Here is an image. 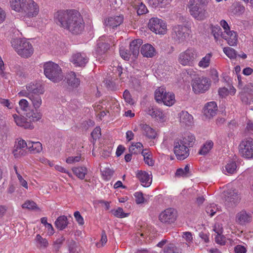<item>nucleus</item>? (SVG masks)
Returning <instances> with one entry per match:
<instances>
[{
    "label": "nucleus",
    "instance_id": "nucleus-2",
    "mask_svg": "<svg viewBox=\"0 0 253 253\" xmlns=\"http://www.w3.org/2000/svg\"><path fill=\"white\" fill-rule=\"evenodd\" d=\"M10 3L11 9L24 18L35 17L39 12V6L34 0H10Z\"/></svg>",
    "mask_w": 253,
    "mask_h": 253
},
{
    "label": "nucleus",
    "instance_id": "nucleus-15",
    "mask_svg": "<svg viewBox=\"0 0 253 253\" xmlns=\"http://www.w3.org/2000/svg\"><path fill=\"white\" fill-rule=\"evenodd\" d=\"M28 147V143H27L23 139H20L15 144L12 153L15 158H20L26 155Z\"/></svg>",
    "mask_w": 253,
    "mask_h": 253
},
{
    "label": "nucleus",
    "instance_id": "nucleus-44",
    "mask_svg": "<svg viewBox=\"0 0 253 253\" xmlns=\"http://www.w3.org/2000/svg\"><path fill=\"white\" fill-rule=\"evenodd\" d=\"M213 143L211 140H208L203 144L198 153L200 155H205L208 154L212 148Z\"/></svg>",
    "mask_w": 253,
    "mask_h": 253
},
{
    "label": "nucleus",
    "instance_id": "nucleus-22",
    "mask_svg": "<svg viewBox=\"0 0 253 253\" xmlns=\"http://www.w3.org/2000/svg\"><path fill=\"white\" fill-rule=\"evenodd\" d=\"M136 177L143 187H148L152 183V178L150 177V175L145 171H139L136 174Z\"/></svg>",
    "mask_w": 253,
    "mask_h": 253
},
{
    "label": "nucleus",
    "instance_id": "nucleus-8",
    "mask_svg": "<svg viewBox=\"0 0 253 253\" xmlns=\"http://www.w3.org/2000/svg\"><path fill=\"white\" fill-rule=\"evenodd\" d=\"M211 81L206 77H196L192 81L193 91L196 93H203L207 91L211 86Z\"/></svg>",
    "mask_w": 253,
    "mask_h": 253
},
{
    "label": "nucleus",
    "instance_id": "nucleus-29",
    "mask_svg": "<svg viewBox=\"0 0 253 253\" xmlns=\"http://www.w3.org/2000/svg\"><path fill=\"white\" fill-rule=\"evenodd\" d=\"M12 116L17 126L25 128L33 129L34 128L33 125L31 122L26 121L25 118L19 116L16 114H13Z\"/></svg>",
    "mask_w": 253,
    "mask_h": 253
},
{
    "label": "nucleus",
    "instance_id": "nucleus-27",
    "mask_svg": "<svg viewBox=\"0 0 253 253\" xmlns=\"http://www.w3.org/2000/svg\"><path fill=\"white\" fill-rule=\"evenodd\" d=\"M141 127L143 134L147 138L154 139L156 138L157 133L155 129L146 124L141 125Z\"/></svg>",
    "mask_w": 253,
    "mask_h": 253
},
{
    "label": "nucleus",
    "instance_id": "nucleus-23",
    "mask_svg": "<svg viewBox=\"0 0 253 253\" xmlns=\"http://www.w3.org/2000/svg\"><path fill=\"white\" fill-rule=\"evenodd\" d=\"M222 38L225 40L230 46H235L238 42V35L234 31L230 30L222 35Z\"/></svg>",
    "mask_w": 253,
    "mask_h": 253
},
{
    "label": "nucleus",
    "instance_id": "nucleus-9",
    "mask_svg": "<svg viewBox=\"0 0 253 253\" xmlns=\"http://www.w3.org/2000/svg\"><path fill=\"white\" fill-rule=\"evenodd\" d=\"M173 151L177 159L183 160L189 155V150L180 139H175L173 144Z\"/></svg>",
    "mask_w": 253,
    "mask_h": 253
},
{
    "label": "nucleus",
    "instance_id": "nucleus-58",
    "mask_svg": "<svg viewBox=\"0 0 253 253\" xmlns=\"http://www.w3.org/2000/svg\"><path fill=\"white\" fill-rule=\"evenodd\" d=\"M74 215L76 220L80 225H83L84 224V218L79 211H75Z\"/></svg>",
    "mask_w": 253,
    "mask_h": 253
},
{
    "label": "nucleus",
    "instance_id": "nucleus-45",
    "mask_svg": "<svg viewBox=\"0 0 253 253\" xmlns=\"http://www.w3.org/2000/svg\"><path fill=\"white\" fill-rule=\"evenodd\" d=\"M160 253H179L177 247L172 243L166 245Z\"/></svg>",
    "mask_w": 253,
    "mask_h": 253
},
{
    "label": "nucleus",
    "instance_id": "nucleus-26",
    "mask_svg": "<svg viewBox=\"0 0 253 253\" xmlns=\"http://www.w3.org/2000/svg\"><path fill=\"white\" fill-rule=\"evenodd\" d=\"M140 52L144 57L147 58L153 57L156 53L155 48L149 43L143 45L141 48Z\"/></svg>",
    "mask_w": 253,
    "mask_h": 253
},
{
    "label": "nucleus",
    "instance_id": "nucleus-1",
    "mask_svg": "<svg viewBox=\"0 0 253 253\" xmlns=\"http://www.w3.org/2000/svg\"><path fill=\"white\" fill-rule=\"evenodd\" d=\"M54 21L61 28L74 35H79L84 29V22L76 10H59L54 14Z\"/></svg>",
    "mask_w": 253,
    "mask_h": 253
},
{
    "label": "nucleus",
    "instance_id": "nucleus-10",
    "mask_svg": "<svg viewBox=\"0 0 253 253\" xmlns=\"http://www.w3.org/2000/svg\"><path fill=\"white\" fill-rule=\"evenodd\" d=\"M149 28L156 34L164 35L167 31V26L165 22L157 17H153L149 20Z\"/></svg>",
    "mask_w": 253,
    "mask_h": 253
},
{
    "label": "nucleus",
    "instance_id": "nucleus-59",
    "mask_svg": "<svg viewBox=\"0 0 253 253\" xmlns=\"http://www.w3.org/2000/svg\"><path fill=\"white\" fill-rule=\"evenodd\" d=\"M107 235L105 231H102L101 233V238L100 240L101 243H97L96 246L98 248H100L101 247L103 246L107 243Z\"/></svg>",
    "mask_w": 253,
    "mask_h": 253
},
{
    "label": "nucleus",
    "instance_id": "nucleus-24",
    "mask_svg": "<svg viewBox=\"0 0 253 253\" xmlns=\"http://www.w3.org/2000/svg\"><path fill=\"white\" fill-rule=\"evenodd\" d=\"M68 84L73 88H77L80 84V80L74 72H70L66 77Z\"/></svg>",
    "mask_w": 253,
    "mask_h": 253
},
{
    "label": "nucleus",
    "instance_id": "nucleus-50",
    "mask_svg": "<svg viewBox=\"0 0 253 253\" xmlns=\"http://www.w3.org/2000/svg\"><path fill=\"white\" fill-rule=\"evenodd\" d=\"M19 105L20 109L24 112H27L30 111V106L28 101L25 99H22L19 101Z\"/></svg>",
    "mask_w": 253,
    "mask_h": 253
},
{
    "label": "nucleus",
    "instance_id": "nucleus-64",
    "mask_svg": "<svg viewBox=\"0 0 253 253\" xmlns=\"http://www.w3.org/2000/svg\"><path fill=\"white\" fill-rule=\"evenodd\" d=\"M234 252L235 253H246L247 249L244 246L238 245L235 247Z\"/></svg>",
    "mask_w": 253,
    "mask_h": 253
},
{
    "label": "nucleus",
    "instance_id": "nucleus-48",
    "mask_svg": "<svg viewBox=\"0 0 253 253\" xmlns=\"http://www.w3.org/2000/svg\"><path fill=\"white\" fill-rule=\"evenodd\" d=\"M189 172V166L187 165L184 168H179L176 170L175 175L178 176H187Z\"/></svg>",
    "mask_w": 253,
    "mask_h": 253
},
{
    "label": "nucleus",
    "instance_id": "nucleus-28",
    "mask_svg": "<svg viewBox=\"0 0 253 253\" xmlns=\"http://www.w3.org/2000/svg\"><path fill=\"white\" fill-rule=\"evenodd\" d=\"M124 16L122 15L112 16L108 18V20L105 21V24L107 26L114 28L122 24Z\"/></svg>",
    "mask_w": 253,
    "mask_h": 253
},
{
    "label": "nucleus",
    "instance_id": "nucleus-62",
    "mask_svg": "<svg viewBox=\"0 0 253 253\" xmlns=\"http://www.w3.org/2000/svg\"><path fill=\"white\" fill-rule=\"evenodd\" d=\"M239 96L243 103L245 104H248L249 103V98L247 92L245 91L241 92L239 93Z\"/></svg>",
    "mask_w": 253,
    "mask_h": 253
},
{
    "label": "nucleus",
    "instance_id": "nucleus-49",
    "mask_svg": "<svg viewBox=\"0 0 253 253\" xmlns=\"http://www.w3.org/2000/svg\"><path fill=\"white\" fill-rule=\"evenodd\" d=\"M102 175L103 179L105 180H109L112 176L114 171L109 168H105L103 170H101Z\"/></svg>",
    "mask_w": 253,
    "mask_h": 253
},
{
    "label": "nucleus",
    "instance_id": "nucleus-20",
    "mask_svg": "<svg viewBox=\"0 0 253 253\" xmlns=\"http://www.w3.org/2000/svg\"><path fill=\"white\" fill-rule=\"evenodd\" d=\"M130 4L136 11L138 15L146 14L148 12L147 7L140 0H131Z\"/></svg>",
    "mask_w": 253,
    "mask_h": 253
},
{
    "label": "nucleus",
    "instance_id": "nucleus-3",
    "mask_svg": "<svg viewBox=\"0 0 253 253\" xmlns=\"http://www.w3.org/2000/svg\"><path fill=\"white\" fill-rule=\"evenodd\" d=\"M198 57L197 50L194 47H189L178 54L177 61L183 66L193 67Z\"/></svg>",
    "mask_w": 253,
    "mask_h": 253
},
{
    "label": "nucleus",
    "instance_id": "nucleus-38",
    "mask_svg": "<svg viewBox=\"0 0 253 253\" xmlns=\"http://www.w3.org/2000/svg\"><path fill=\"white\" fill-rule=\"evenodd\" d=\"M212 56L211 53H208L203 57L198 63V66L203 69L207 68L209 67L211 63V58Z\"/></svg>",
    "mask_w": 253,
    "mask_h": 253
},
{
    "label": "nucleus",
    "instance_id": "nucleus-11",
    "mask_svg": "<svg viewBox=\"0 0 253 253\" xmlns=\"http://www.w3.org/2000/svg\"><path fill=\"white\" fill-rule=\"evenodd\" d=\"M239 152L246 158H253V139L249 138L242 140L239 146Z\"/></svg>",
    "mask_w": 253,
    "mask_h": 253
},
{
    "label": "nucleus",
    "instance_id": "nucleus-51",
    "mask_svg": "<svg viewBox=\"0 0 253 253\" xmlns=\"http://www.w3.org/2000/svg\"><path fill=\"white\" fill-rule=\"evenodd\" d=\"M133 195L135 199V203L139 205L144 203L145 199L142 192H136L134 193Z\"/></svg>",
    "mask_w": 253,
    "mask_h": 253
},
{
    "label": "nucleus",
    "instance_id": "nucleus-41",
    "mask_svg": "<svg viewBox=\"0 0 253 253\" xmlns=\"http://www.w3.org/2000/svg\"><path fill=\"white\" fill-rule=\"evenodd\" d=\"M142 155L145 163L150 166H153L154 165V161L152 159V153L148 149H144L142 151Z\"/></svg>",
    "mask_w": 253,
    "mask_h": 253
},
{
    "label": "nucleus",
    "instance_id": "nucleus-12",
    "mask_svg": "<svg viewBox=\"0 0 253 253\" xmlns=\"http://www.w3.org/2000/svg\"><path fill=\"white\" fill-rule=\"evenodd\" d=\"M176 211L173 208H169L159 214V219L162 223L170 224L176 220Z\"/></svg>",
    "mask_w": 253,
    "mask_h": 253
},
{
    "label": "nucleus",
    "instance_id": "nucleus-61",
    "mask_svg": "<svg viewBox=\"0 0 253 253\" xmlns=\"http://www.w3.org/2000/svg\"><path fill=\"white\" fill-rule=\"evenodd\" d=\"M81 159V156H77L75 157H69L66 159V162L67 163L72 164L76 162H79Z\"/></svg>",
    "mask_w": 253,
    "mask_h": 253
},
{
    "label": "nucleus",
    "instance_id": "nucleus-52",
    "mask_svg": "<svg viewBox=\"0 0 253 253\" xmlns=\"http://www.w3.org/2000/svg\"><path fill=\"white\" fill-rule=\"evenodd\" d=\"M112 212L115 216L118 218H124L128 215V213H126L124 212L122 208H118L116 210L112 211Z\"/></svg>",
    "mask_w": 253,
    "mask_h": 253
},
{
    "label": "nucleus",
    "instance_id": "nucleus-39",
    "mask_svg": "<svg viewBox=\"0 0 253 253\" xmlns=\"http://www.w3.org/2000/svg\"><path fill=\"white\" fill-rule=\"evenodd\" d=\"M168 93V92H167L166 87L164 86L159 87L155 92V99L157 102L160 103L161 101L163 100L165 95Z\"/></svg>",
    "mask_w": 253,
    "mask_h": 253
},
{
    "label": "nucleus",
    "instance_id": "nucleus-47",
    "mask_svg": "<svg viewBox=\"0 0 253 253\" xmlns=\"http://www.w3.org/2000/svg\"><path fill=\"white\" fill-rule=\"evenodd\" d=\"M182 141H184V144L186 146H192L195 140V136L192 134H189L187 136L180 139Z\"/></svg>",
    "mask_w": 253,
    "mask_h": 253
},
{
    "label": "nucleus",
    "instance_id": "nucleus-13",
    "mask_svg": "<svg viewBox=\"0 0 253 253\" xmlns=\"http://www.w3.org/2000/svg\"><path fill=\"white\" fill-rule=\"evenodd\" d=\"M225 196V205L228 208L235 207L240 200L238 192L235 190H228Z\"/></svg>",
    "mask_w": 253,
    "mask_h": 253
},
{
    "label": "nucleus",
    "instance_id": "nucleus-53",
    "mask_svg": "<svg viewBox=\"0 0 253 253\" xmlns=\"http://www.w3.org/2000/svg\"><path fill=\"white\" fill-rule=\"evenodd\" d=\"M217 209L216 205L214 204H212L206 207V211L211 216H212L216 213Z\"/></svg>",
    "mask_w": 253,
    "mask_h": 253
},
{
    "label": "nucleus",
    "instance_id": "nucleus-31",
    "mask_svg": "<svg viewBox=\"0 0 253 253\" xmlns=\"http://www.w3.org/2000/svg\"><path fill=\"white\" fill-rule=\"evenodd\" d=\"M245 11V6L240 2L234 3L230 8L231 12L237 16L242 15Z\"/></svg>",
    "mask_w": 253,
    "mask_h": 253
},
{
    "label": "nucleus",
    "instance_id": "nucleus-54",
    "mask_svg": "<svg viewBox=\"0 0 253 253\" xmlns=\"http://www.w3.org/2000/svg\"><path fill=\"white\" fill-rule=\"evenodd\" d=\"M35 240L40 245L41 247L46 248L48 245L47 240L43 238L40 234L37 235Z\"/></svg>",
    "mask_w": 253,
    "mask_h": 253
},
{
    "label": "nucleus",
    "instance_id": "nucleus-14",
    "mask_svg": "<svg viewBox=\"0 0 253 253\" xmlns=\"http://www.w3.org/2000/svg\"><path fill=\"white\" fill-rule=\"evenodd\" d=\"M147 114L161 122H165L167 121V116L165 113L160 108L155 106H149L146 110Z\"/></svg>",
    "mask_w": 253,
    "mask_h": 253
},
{
    "label": "nucleus",
    "instance_id": "nucleus-46",
    "mask_svg": "<svg viewBox=\"0 0 253 253\" xmlns=\"http://www.w3.org/2000/svg\"><path fill=\"white\" fill-rule=\"evenodd\" d=\"M224 53L230 59H235L237 57L236 50L230 47H225L223 49Z\"/></svg>",
    "mask_w": 253,
    "mask_h": 253
},
{
    "label": "nucleus",
    "instance_id": "nucleus-18",
    "mask_svg": "<svg viewBox=\"0 0 253 253\" xmlns=\"http://www.w3.org/2000/svg\"><path fill=\"white\" fill-rule=\"evenodd\" d=\"M110 44L106 42L103 37H100L97 41L95 54L97 56H102L110 48Z\"/></svg>",
    "mask_w": 253,
    "mask_h": 253
},
{
    "label": "nucleus",
    "instance_id": "nucleus-17",
    "mask_svg": "<svg viewBox=\"0 0 253 253\" xmlns=\"http://www.w3.org/2000/svg\"><path fill=\"white\" fill-rule=\"evenodd\" d=\"M235 220L236 222L241 225H244L250 223L253 220L252 213L247 212L245 210H242L237 213Z\"/></svg>",
    "mask_w": 253,
    "mask_h": 253
},
{
    "label": "nucleus",
    "instance_id": "nucleus-32",
    "mask_svg": "<svg viewBox=\"0 0 253 253\" xmlns=\"http://www.w3.org/2000/svg\"><path fill=\"white\" fill-rule=\"evenodd\" d=\"M28 149L30 151L31 153H39L41 152L42 150V144L39 141H29L28 142Z\"/></svg>",
    "mask_w": 253,
    "mask_h": 253
},
{
    "label": "nucleus",
    "instance_id": "nucleus-33",
    "mask_svg": "<svg viewBox=\"0 0 253 253\" xmlns=\"http://www.w3.org/2000/svg\"><path fill=\"white\" fill-rule=\"evenodd\" d=\"M68 224V219L65 215L59 216L55 221V225L59 230L64 229L67 226Z\"/></svg>",
    "mask_w": 253,
    "mask_h": 253
},
{
    "label": "nucleus",
    "instance_id": "nucleus-63",
    "mask_svg": "<svg viewBox=\"0 0 253 253\" xmlns=\"http://www.w3.org/2000/svg\"><path fill=\"white\" fill-rule=\"evenodd\" d=\"M123 97L126 102L129 104L132 103V99L131 98V96L128 90L126 89L124 91L123 93Z\"/></svg>",
    "mask_w": 253,
    "mask_h": 253
},
{
    "label": "nucleus",
    "instance_id": "nucleus-42",
    "mask_svg": "<svg viewBox=\"0 0 253 253\" xmlns=\"http://www.w3.org/2000/svg\"><path fill=\"white\" fill-rule=\"evenodd\" d=\"M210 28L211 33L213 36L215 41H217L220 37L222 38V35H223L224 34H222V30L219 26L212 25Z\"/></svg>",
    "mask_w": 253,
    "mask_h": 253
},
{
    "label": "nucleus",
    "instance_id": "nucleus-5",
    "mask_svg": "<svg viewBox=\"0 0 253 253\" xmlns=\"http://www.w3.org/2000/svg\"><path fill=\"white\" fill-rule=\"evenodd\" d=\"M44 74L50 80L57 83L63 79L61 68L59 65L52 61L45 63L43 65Z\"/></svg>",
    "mask_w": 253,
    "mask_h": 253
},
{
    "label": "nucleus",
    "instance_id": "nucleus-35",
    "mask_svg": "<svg viewBox=\"0 0 253 253\" xmlns=\"http://www.w3.org/2000/svg\"><path fill=\"white\" fill-rule=\"evenodd\" d=\"M26 116L30 122H37L42 118V115L37 109H32L26 113Z\"/></svg>",
    "mask_w": 253,
    "mask_h": 253
},
{
    "label": "nucleus",
    "instance_id": "nucleus-4",
    "mask_svg": "<svg viewBox=\"0 0 253 253\" xmlns=\"http://www.w3.org/2000/svg\"><path fill=\"white\" fill-rule=\"evenodd\" d=\"M11 44L17 54L22 57L28 58L33 53L32 45L25 39H13L11 41Z\"/></svg>",
    "mask_w": 253,
    "mask_h": 253
},
{
    "label": "nucleus",
    "instance_id": "nucleus-6",
    "mask_svg": "<svg viewBox=\"0 0 253 253\" xmlns=\"http://www.w3.org/2000/svg\"><path fill=\"white\" fill-rule=\"evenodd\" d=\"M194 0H189V9L191 15L195 19L202 21L208 17L206 5L203 3H194Z\"/></svg>",
    "mask_w": 253,
    "mask_h": 253
},
{
    "label": "nucleus",
    "instance_id": "nucleus-21",
    "mask_svg": "<svg viewBox=\"0 0 253 253\" xmlns=\"http://www.w3.org/2000/svg\"><path fill=\"white\" fill-rule=\"evenodd\" d=\"M217 107L214 101L208 102L205 106L203 109L204 115L209 118L212 117L216 114Z\"/></svg>",
    "mask_w": 253,
    "mask_h": 253
},
{
    "label": "nucleus",
    "instance_id": "nucleus-16",
    "mask_svg": "<svg viewBox=\"0 0 253 253\" xmlns=\"http://www.w3.org/2000/svg\"><path fill=\"white\" fill-rule=\"evenodd\" d=\"M88 58L84 52H77L72 55L71 61L76 67H84L88 62Z\"/></svg>",
    "mask_w": 253,
    "mask_h": 253
},
{
    "label": "nucleus",
    "instance_id": "nucleus-60",
    "mask_svg": "<svg viewBox=\"0 0 253 253\" xmlns=\"http://www.w3.org/2000/svg\"><path fill=\"white\" fill-rule=\"evenodd\" d=\"M100 135L101 129L99 127H96L91 133L92 138L95 140L98 138Z\"/></svg>",
    "mask_w": 253,
    "mask_h": 253
},
{
    "label": "nucleus",
    "instance_id": "nucleus-57",
    "mask_svg": "<svg viewBox=\"0 0 253 253\" xmlns=\"http://www.w3.org/2000/svg\"><path fill=\"white\" fill-rule=\"evenodd\" d=\"M0 104L4 107H7L9 109H11L13 108L12 102H11L10 100L7 99H4L0 97Z\"/></svg>",
    "mask_w": 253,
    "mask_h": 253
},
{
    "label": "nucleus",
    "instance_id": "nucleus-40",
    "mask_svg": "<svg viewBox=\"0 0 253 253\" xmlns=\"http://www.w3.org/2000/svg\"><path fill=\"white\" fill-rule=\"evenodd\" d=\"M237 166L236 162L229 161L225 166L224 172L227 174H233L237 171Z\"/></svg>",
    "mask_w": 253,
    "mask_h": 253
},
{
    "label": "nucleus",
    "instance_id": "nucleus-7",
    "mask_svg": "<svg viewBox=\"0 0 253 253\" xmlns=\"http://www.w3.org/2000/svg\"><path fill=\"white\" fill-rule=\"evenodd\" d=\"M189 34L190 29L187 26L176 25L172 28L171 37L178 43H181L185 41Z\"/></svg>",
    "mask_w": 253,
    "mask_h": 253
},
{
    "label": "nucleus",
    "instance_id": "nucleus-56",
    "mask_svg": "<svg viewBox=\"0 0 253 253\" xmlns=\"http://www.w3.org/2000/svg\"><path fill=\"white\" fill-rule=\"evenodd\" d=\"M22 208L30 210H34L37 208V205L34 201H27L22 205Z\"/></svg>",
    "mask_w": 253,
    "mask_h": 253
},
{
    "label": "nucleus",
    "instance_id": "nucleus-36",
    "mask_svg": "<svg viewBox=\"0 0 253 253\" xmlns=\"http://www.w3.org/2000/svg\"><path fill=\"white\" fill-rule=\"evenodd\" d=\"M143 144L140 142L132 143L129 147V152L133 154H138L141 153L144 151Z\"/></svg>",
    "mask_w": 253,
    "mask_h": 253
},
{
    "label": "nucleus",
    "instance_id": "nucleus-19",
    "mask_svg": "<svg viewBox=\"0 0 253 253\" xmlns=\"http://www.w3.org/2000/svg\"><path fill=\"white\" fill-rule=\"evenodd\" d=\"M26 89L29 91V95L31 94L35 96V95H42L44 93V90L42 85L39 84L30 83L26 86Z\"/></svg>",
    "mask_w": 253,
    "mask_h": 253
},
{
    "label": "nucleus",
    "instance_id": "nucleus-43",
    "mask_svg": "<svg viewBox=\"0 0 253 253\" xmlns=\"http://www.w3.org/2000/svg\"><path fill=\"white\" fill-rule=\"evenodd\" d=\"M29 99L31 100L33 107L35 109H39L42 105V99L41 95H35V96L31 94Z\"/></svg>",
    "mask_w": 253,
    "mask_h": 253
},
{
    "label": "nucleus",
    "instance_id": "nucleus-37",
    "mask_svg": "<svg viewBox=\"0 0 253 253\" xmlns=\"http://www.w3.org/2000/svg\"><path fill=\"white\" fill-rule=\"evenodd\" d=\"M160 102H163L164 105L168 106H172L175 102V95L173 93L168 92V94L163 98V100Z\"/></svg>",
    "mask_w": 253,
    "mask_h": 253
},
{
    "label": "nucleus",
    "instance_id": "nucleus-30",
    "mask_svg": "<svg viewBox=\"0 0 253 253\" xmlns=\"http://www.w3.org/2000/svg\"><path fill=\"white\" fill-rule=\"evenodd\" d=\"M142 40L139 39L132 41L129 44L130 52L136 57L139 53V48L142 44Z\"/></svg>",
    "mask_w": 253,
    "mask_h": 253
},
{
    "label": "nucleus",
    "instance_id": "nucleus-34",
    "mask_svg": "<svg viewBox=\"0 0 253 253\" xmlns=\"http://www.w3.org/2000/svg\"><path fill=\"white\" fill-rule=\"evenodd\" d=\"M72 170L74 174L80 179H84L87 173L85 167H73Z\"/></svg>",
    "mask_w": 253,
    "mask_h": 253
},
{
    "label": "nucleus",
    "instance_id": "nucleus-55",
    "mask_svg": "<svg viewBox=\"0 0 253 253\" xmlns=\"http://www.w3.org/2000/svg\"><path fill=\"white\" fill-rule=\"evenodd\" d=\"M182 237L186 241L187 244H190L193 242V236L190 232H182Z\"/></svg>",
    "mask_w": 253,
    "mask_h": 253
},
{
    "label": "nucleus",
    "instance_id": "nucleus-25",
    "mask_svg": "<svg viewBox=\"0 0 253 253\" xmlns=\"http://www.w3.org/2000/svg\"><path fill=\"white\" fill-rule=\"evenodd\" d=\"M180 123L183 125L190 126L193 123V116L186 111H182L178 114Z\"/></svg>",
    "mask_w": 253,
    "mask_h": 253
}]
</instances>
